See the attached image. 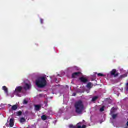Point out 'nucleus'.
<instances>
[{"instance_id": "2", "label": "nucleus", "mask_w": 128, "mask_h": 128, "mask_svg": "<svg viewBox=\"0 0 128 128\" xmlns=\"http://www.w3.org/2000/svg\"><path fill=\"white\" fill-rule=\"evenodd\" d=\"M76 108V114H82L84 110V106L82 100H80L76 102L74 104Z\"/></svg>"}, {"instance_id": "26", "label": "nucleus", "mask_w": 128, "mask_h": 128, "mask_svg": "<svg viewBox=\"0 0 128 128\" xmlns=\"http://www.w3.org/2000/svg\"><path fill=\"white\" fill-rule=\"evenodd\" d=\"M73 96H76V94L74 93Z\"/></svg>"}, {"instance_id": "7", "label": "nucleus", "mask_w": 128, "mask_h": 128, "mask_svg": "<svg viewBox=\"0 0 128 128\" xmlns=\"http://www.w3.org/2000/svg\"><path fill=\"white\" fill-rule=\"evenodd\" d=\"M14 119L12 118L10 120V128H14Z\"/></svg>"}, {"instance_id": "11", "label": "nucleus", "mask_w": 128, "mask_h": 128, "mask_svg": "<svg viewBox=\"0 0 128 128\" xmlns=\"http://www.w3.org/2000/svg\"><path fill=\"white\" fill-rule=\"evenodd\" d=\"M41 118L42 120L45 121L46 120H48V117L46 115H43L42 116Z\"/></svg>"}, {"instance_id": "17", "label": "nucleus", "mask_w": 128, "mask_h": 128, "mask_svg": "<svg viewBox=\"0 0 128 128\" xmlns=\"http://www.w3.org/2000/svg\"><path fill=\"white\" fill-rule=\"evenodd\" d=\"M117 117H118V114L112 115L113 120H116V118Z\"/></svg>"}, {"instance_id": "18", "label": "nucleus", "mask_w": 128, "mask_h": 128, "mask_svg": "<svg viewBox=\"0 0 128 128\" xmlns=\"http://www.w3.org/2000/svg\"><path fill=\"white\" fill-rule=\"evenodd\" d=\"M26 122V119L24 118H20V122Z\"/></svg>"}, {"instance_id": "9", "label": "nucleus", "mask_w": 128, "mask_h": 128, "mask_svg": "<svg viewBox=\"0 0 128 128\" xmlns=\"http://www.w3.org/2000/svg\"><path fill=\"white\" fill-rule=\"evenodd\" d=\"M30 86L28 84H25V86L24 87V90H30Z\"/></svg>"}, {"instance_id": "29", "label": "nucleus", "mask_w": 128, "mask_h": 128, "mask_svg": "<svg viewBox=\"0 0 128 128\" xmlns=\"http://www.w3.org/2000/svg\"><path fill=\"white\" fill-rule=\"evenodd\" d=\"M112 110H114V108H112Z\"/></svg>"}, {"instance_id": "22", "label": "nucleus", "mask_w": 128, "mask_h": 128, "mask_svg": "<svg viewBox=\"0 0 128 128\" xmlns=\"http://www.w3.org/2000/svg\"><path fill=\"white\" fill-rule=\"evenodd\" d=\"M40 23L42 24H44V20L40 19Z\"/></svg>"}, {"instance_id": "27", "label": "nucleus", "mask_w": 128, "mask_h": 128, "mask_svg": "<svg viewBox=\"0 0 128 128\" xmlns=\"http://www.w3.org/2000/svg\"><path fill=\"white\" fill-rule=\"evenodd\" d=\"M28 114V111H26V114Z\"/></svg>"}, {"instance_id": "5", "label": "nucleus", "mask_w": 128, "mask_h": 128, "mask_svg": "<svg viewBox=\"0 0 128 128\" xmlns=\"http://www.w3.org/2000/svg\"><path fill=\"white\" fill-rule=\"evenodd\" d=\"M80 74H82V72H80L73 73L72 74V78H76V76H80Z\"/></svg>"}, {"instance_id": "19", "label": "nucleus", "mask_w": 128, "mask_h": 128, "mask_svg": "<svg viewBox=\"0 0 128 128\" xmlns=\"http://www.w3.org/2000/svg\"><path fill=\"white\" fill-rule=\"evenodd\" d=\"M126 76H128V75L124 74V75H122L120 76V78H126Z\"/></svg>"}, {"instance_id": "15", "label": "nucleus", "mask_w": 128, "mask_h": 128, "mask_svg": "<svg viewBox=\"0 0 128 128\" xmlns=\"http://www.w3.org/2000/svg\"><path fill=\"white\" fill-rule=\"evenodd\" d=\"M22 114V111H20L17 112V116H20Z\"/></svg>"}, {"instance_id": "20", "label": "nucleus", "mask_w": 128, "mask_h": 128, "mask_svg": "<svg viewBox=\"0 0 128 128\" xmlns=\"http://www.w3.org/2000/svg\"><path fill=\"white\" fill-rule=\"evenodd\" d=\"M28 102L26 100H24L23 102V104H28Z\"/></svg>"}, {"instance_id": "13", "label": "nucleus", "mask_w": 128, "mask_h": 128, "mask_svg": "<svg viewBox=\"0 0 128 128\" xmlns=\"http://www.w3.org/2000/svg\"><path fill=\"white\" fill-rule=\"evenodd\" d=\"M92 83L91 82H89L88 84L86 86L88 88H92Z\"/></svg>"}, {"instance_id": "1", "label": "nucleus", "mask_w": 128, "mask_h": 128, "mask_svg": "<svg viewBox=\"0 0 128 128\" xmlns=\"http://www.w3.org/2000/svg\"><path fill=\"white\" fill-rule=\"evenodd\" d=\"M36 86L40 88H44L46 84V77L42 76L38 78L36 81Z\"/></svg>"}, {"instance_id": "4", "label": "nucleus", "mask_w": 128, "mask_h": 128, "mask_svg": "<svg viewBox=\"0 0 128 128\" xmlns=\"http://www.w3.org/2000/svg\"><path fill=\"white\" fill-rule=\"evenodd\" d=\"M118 73L116 74V69H114L111 72V76H114V78H116L118 76Z\"/></svg>"}, {"instance_id": "28", "label": "nucleus", "mask_w": 128, "mask_h": 128, "mask_svg": "<svg viewBox=\"0 0 128 128\" xmlns=\"http://www.w3.org/2000/svg\"><path fill=\"white\" fill-rule=\"evenodd\" d=\"M39 96H40V98H42V94H40L39 95Z\"/></svg>"}, {"instance_id": "16", "label": "nucleus", "mask_w": 128, "mask_h": 128, "mask_svg": "<svg viewBox=\"0 0 128 128\" xmlns=\"http://www.w3.org/2000/svg\"><path fill=\"white\" fill-rule=\"evenodd\" d=\"M98 97L95 96L92 98V102H96V100H98Z\"/></svg>"}, {"instance_id": "23", "label": "nucleus", "mask_w": 128, "mask_h": 128, "mask_svg": "<svg viewBox=\"0 0 128 128\" xmlns=\"http://www.w3.org/2000/svg\"><path fill=\"white\" fill-rule=\"evenodd\" d=\"M69 128H74V125H72V124L70 125V126H69Z\"/></svg>"}, {"instance_id": "24", "label": "nucleus", "mask_w": 128, "mask_h": 128, "mask_svg": "<svg viewBox=\"0 0 128 128\" xmlns=\"http://www.w3.org/2000/svg\"><path fill=\"white\" fill-rule=\"evenodd\" d=\"M79 124H78L77 128H82V126H78Z\"/></svg>"}, {"instance_id": "12", "label": "nucleus", "mask_w": 128, "mask_h": 128, "mask_svg": "<svg viewBox=\"0 0 128 128\" xmlns=\"http://www.w3.org/2000/svg\"><path fill=\"white\" fill-rule=\"evenodd\" d=\"M18 110V106L17 105H14L12 106V110Z\"/></svg>"}, {"instance_id": "3", "label": "nucleus", "mask_w": 128, "mask_h": 128, "mask_svg": "<svg viewBox=\"0 0 128 128\" xmlns=\"http://www.w3.org/2000/svg\"><path fill=\"white\" fill-rule=\"evenodd\" d=\"M22 87L20 86L16 87L15 91L14 92V94L18 96V94H20L22 92Z\"/></svg>"}, {"instance_id": "21", "label": "nucleus", "mask_w": 128, "mask_h": 128, "mask_svg": "<svg viewBox=\"0 0 128 128\" xmlns=\"http://www.w3.org/2000/svg\"><path fill=\"white\" fill-rule=\"evenodd\" d=\"M98 76H104V75L102 74H98Z\"/></svg>"}, {"instance_id": "8", "label": "nucleus", "mask_w": 128, "mask_h": 128, "mask_svg": "<svg viewBox=\"0 0 128 128\" xmlns=\"http://www.w3.org/2000/svg\"><path fill=\"white\" fill-rule=\"evenodd\" d=\"M42 108V106L40 105H36L35 106V110H36V112H38Z\"/></svg>"}, {"instance_id": "6", "label": "nucleus", "mask_w": 128, "mask_h": 128, "mask_svg": "<svg viewBox=\"0 0 128 128\" xmlns=\"http://www.w3.org/2000/svg\"><path fill=\"white\" fill-rule=\"evenodd\" d=\"M81 82H83V84H86L88 82V80L85 78L81 77L79 78Z\"/></svg>"}, {"instance_id": "25", "label": "nucleus", "mask_w": 128, "mask_h": 128, "mask_svg": "<svg viewBox=\"0 0 128 128\" xmlns=\"http://www.w3.org/2000/svg\"><path fill=\"white\" fill-rule=\"evenodd\" d=\"M86 128V126L85 125L82 126V128Z\"/></svg>"}, {"instance_id": "30", "label": "nucleus", "mask_w": 128, "mask_h": 128, "mask_svg": "<svg viewBox=\"0 0 128 128\" xmlns=\"http://www.w3.org/2000/svg\"><path fill=\"white\" fill-rule=\"evenodd\" d=\"M111 114H112V112H111Z\"/></svg>"}, {"instance_id": "10", "label": "nucleus", "mask_w": 128, "mask_h": 128, "mask_svg": "<svg viewBox=\"0 0 128 128\" xmlns=\"http://www.w3.org/2000/svg\"><path fill=\"white\" fill-rule=\"evenodd\" d=\"M2 88L6 94H8V88H6V86H4Z\"/></svg>"}, {"instance_id": "14", "label": "nucleus", "mask_w": 128, "mask_h": 128, "mask_svg": "<svg viewBox=\"0 0 128 128\" xmlns=\"http://www.w3.org/2000/svg\"><path fill=\"white\" fill-rule=\"evenodd\" d=\"M106 108L105 106H103L102 108H101L100 110V112H104V108Z\"/></svg>"}]
</instances>
